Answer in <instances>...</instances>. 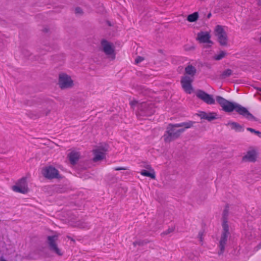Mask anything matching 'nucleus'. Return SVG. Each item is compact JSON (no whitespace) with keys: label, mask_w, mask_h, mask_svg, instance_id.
<instances>
[{"label":"nucleus","mask_w":261,"mask_h":261,"mask_svg":"<svg viewBox=\"0 0 261 261\" xmlns=\"http://www.w3.org/2000/svg\"><path fill=\"white\" fill-rule=\"evenodd\" d=\"M216 100L222 108V110L226 112H231L234 110L238 114L248 119L253 118V116L246 108L240 105L229 101L220 96H216Z\"/></svg>","instance_id":"obj_1"},{"label":"nucleus","mask_w":261,"mask_h":261,"mask_svg":"<svg viewBox=\"0 0 261 261\" xmlns=\"http://www.w3.org/2000/svg\"><path fill=\"white\" fill-rule=\"evenodd\" d=\"M177 127L175 124H169L168 125L166 131L163 136L165 142H171L179 138L180 135L185 132V129H176Z\"/></svg>","instance_id":"obj_2"},{"label":"nucleus","mask_w":261,"mask_h":261,"mask_svg":"<svg viewBox=\"0 0 261 261\" xmlns=\"http://www.w3.org/2000/svg\"><path fill=\"white\" fill-rule=\"evenodd\" d=\"M214 32L219 44L221 46H226L228 43V37L223 27L217 25L215 27Z\"/></svg>","instance_id":"obj_3"},{"label":"nucleus","mask_w":261,"mask_h":261,"mask_svg":"<svg viewBox=\"0 0 261 261\" xmlns=\"http://www.w3.org/2000/svg\"><path fill=\"white\" fill-rule=\"evenodd\" d=\"M58 84L61 89H68L73 87V81L69 75L62 73L59 75Z\"/></svg>","instance_id":"obj_4"},{"label":"nucleus","mask_w":261,"mask_h":261,"mask_svg":"<svg viewBox=\"0 0 261 261\" xmlns=\"http://www.w3.org/2000/svg\"><path fill=\"white\" fill-rule=\"evenodd\" d=\"M198 98L203 101L207 105H214L215 100L213 95H210L202 90H197L195 93Z\"/></svg>","instance_id":"obj_5"},{"label":"nucleus","mask_w":261,"mask_h":261,"mask_svg":"<svg viewBox=\"0 0 261 261\" xmlns=\"http://www.w3.org/2000/svg\"><path fill=\"white\" fill-rule=\"evenodd\" d=\"M101 44L102 47V50L105 54L111 58L112 60H114L115 54L112 44L106 40H102L101 41Z\"/></svg>","instance_id":"obj_6"},{"label":"nucleus","mask_w":261,"mask_h":261,"mask_svg":"<svg viewBox=\"0 0 261 261\" xmlns=\"http://www.w3.org/2000/svg\"><path fill=\"white\" fill-rule=\"evenodd\" d=\"M12 190L16 192L25 194L28 192V188L25 178L20 179L17 184L12 187Z\"/></svg>","instance_id":"obj_7"},{"label":"nucleus","mask_w":261,"mask_h":261,"mask_svg":"<svg viewBox=\"0 0 261 261\" xmlns=\"http://www.w3.org/2000/svg\"><path fill=\"white\" fill-rule=\"evenodd\" d=\"M193 81V78L188 76L182 77L181 80L182 87L185 91L188 94H191L193 91V89L192 86Z\"/></svg>","instance_id":"obj_8"},{"label":"nucleus","mask_w":261,"mask_h":261,"mask_svg":"<svg viewBox=\"0 0 261 261\" xmlns=\"http://www.w3.org/2000/svg\"><path fill=\"white\" fill-rule=\"evenodd\" d=\"M57 239L58 236H48L47 237L49 249L50 250L55 252L58 255H62V254L61 252L60 249L58 248L57 244H56Z\"/></svg>","instance_id":"obj_9"},{"label":"nucleus","mask_w":261,"mask_h":261,"mask_svg":"<svg viewBox=\"0 0 261 261\" xmlns=\"http://www.w3.org/2000/svg\"><path fill=\"white\" fill-rule=\"evenodd\" d=\"M42 174L47 178L52 179L58 177V171L53 167H46L43 170Z\"/></svg>","instance_id":"obj_10"},{"label":"nucleus","mask_w":261,"mask_h":261,"mask_svg":"<svg viewBox=\"0 0 261 261\" xmlns=\"http://www.w3.org/2000/svg\"><path fill=\"white\" fill-rule=\"evenodd\" d=\"M106 151L107 149L104 147H100L94 149L93 150V153L94 155V156L93 159V161L97 162L105 159Z\"/></svg>","instance_id":"obj_11"},{"label":"nucleus","mask_w":261,"mask_h":261,"mask_svg":"<svg viewBox=\"0 0 261 261\" xmlns=\"http://www.w3.org/2000/svg\"><path fill=\"white\" fill-rule=\"evenodd\" d=\"M257 152L254 149L248 150L243 157V161L245 162H254L256 161Z\"/></svg>","instance_id":"obj_12"},{"label":"nucleus","mask_w":261,"mask_h":261,"mask_svg":"<svg viewBox=\"0 0 261 261\" xmlns=\"http://www.w3.org/2000/svg\"><path fill=\"white\" fill-rule=\"evenodd\" d=\"M211 35L208 32H200L197 34V39L200 43H212Z\"/></svg>","instance_id":"obj_13"},{"label":"nucleus","mask_w":261,"mask_h":261,"mask_svg":"<svg viewBox=\"0 0 261 261\" xmlns=\"http://www.w3.org/2000/svg\"><path fill=\"white\" fill-rule=\"evenodd\" d=\"M130 105L132 107L137 106L138 108L140 109V110L144 112L145 114H148V107L146 102L139 103L138 101L133 100L130 102Z\"/></svg>","instance_id":"obj_14"},{"label":"nucleus","mask_w":261,"mask_h":261,"mask_svg":"<svg viewBox=\"0 0 261 261\" xmlns=\"http://www.w3.org/2000/svg\"><path fill=\"white\" fill-rule=\"evenodd\" d=\"M198 115L201 119H205L209 121L216 119L217 114L215 113H206L205 112H200Z\"/></svg>","instance_id":"obj_15"},{"label":"nucleus","mask_w":261,"mask_h":261,"mask_svg":"<svg viewBox=\"0 0 261 261\" xmlns=\"http://www.w3.org/2000/svg\"><path fill=\"white\" fill-rule=\"evenodd\" d=\"M80 153L75 151H72L68 154V158L72 165H74L80 159Z\"/></svg>","instance_id":"obj_16"},{"label":"nucleus","mask_w":261,"mask_h":261,"mask_svg":"<svg viewBox=\"0 0 261 261\" xmlns=\"http://www.w3.org/2000/svg\"><path fill=\"white\" fill-rule=\"evenodd\" d=\"M229 233H223L222 232L221 239L219 242V247L220 249V253L219 254L222 253L225 249V246L226 245L227 237Z\"/></svg>","instance_id":"obj_17"},{"label":"nucleus","mask_w":261,"mask_h":261,"mask_svg":"<svg viewBox=\"0 0 261 261\" xmlns=\"http://www.w3.org/2000/svg\"><path fill=\"white\" fill-rule=\"evenodd\" d=\"M140 174L144 176L149 177L151 179H154L155 178V172L153 168L149 169L148 171L142 170L140 172Z\"/></svg>","instance_id":"obj_18"},{"label":"nucleus","mask_w":261,"mask_h":261,"mask_svg":"<svg viewBox=\"0 0 261 261\" xmlns=\"http://www.w3.org/2000/svg\"><path fill=\"white\" fill-rule=\"evenodd\" d=\"M227 125L230 126L231 129H234L237 132H241L244 131L243 126L237 122H229L227 124Z\"/></svg>","instance_id":"obj_19"},{"label":"nucleus","mask_w":261,"mask_h":261,"mask_svg":"<svg viewBox=\"0 0 261 261\" xmlns=\"http://www.w3.org/2000/svg\"><path fill=\"white\" fill-rule=\"evenodd\" d=\"M185 72L187 74L190 75V77L193 78L196 72V69L192 65H189L185 68Z\"/></svg>","instance_id":"obj_20"},{"label":"nucleus","mask_w":261,"mask_h":261,"mask_svg":"<svg viewBox=\"0 0 261 261\" xmlns=\"http://www.w3.org/2000/svg\"><path fill=\"white\" fill-rule=\"evenodd\" d=\"M194 123V122L192 121H189L187 122H182L180 123H177L175 124V126L176 127H184L183 129H186V128H191L193 124Z\"/></svg>","instance_id":"obj_21"},{"label":"nucleus","mask_w":261,"mask_h":261,"mask_svg":"<svg viewBox=\"0 0 261 261\" xmlns=\"http://www.w3.org/2000/svg\"><path fill=\"white\" fill-rule=\"evenodd\" d=\"M198 13L196 12L188 16L187 20L190 22L196 21L198 18Z\"/></svg>","instance_id":"obj_22"},{"label":"nucleus","mask_w":261,"mask_h":261,"mask_svg":"<svg viewBox=\"0 0 261 261\" xmlns=\"http://www.w3.org/2000/svg\"><path fill=\"white\" fill-rule=\"evenodd\" d=\"M232 71L230 69H227L224 70L221 74L220 78L224 79L227 77L230 76L232 74Z\"/></svg>","instance_id":"obj_23"},{"label":"nucleus","mask_w":261,"mask_h":261,"mask_svg":"<svg viewBox=\"0 0 261 261\" xmlns=\"http://www.w3.org/2000/svg\"><path fill=\"white\" fill-rule=\"evenodd\" d=\"M223 232V233H229V227L227 224V221L225 218H224L222 224Z\"/></svg>","instance_id":"obj_24"},{"label":"nucleus","mask_w":261,"mask_h":261,"mask_svg":"<svg viewBox=\"0 0 261 261\" xmlns=\"http://www.w3.org/2000/svg\"><path fill=\"white\" fill-rule=\"evenodd\" d=\"M226 55V53L224 51H221L218 54L216 55L214 57V59L216 60H220L223 58Z\"/></svg>","instance_id":"obj_25"},{"label":"nucleus","mask_w":261,"mask_h":261,"mask_svg":"<svg viewBox=\"0 0 261 261\" xmlns=\"http://www.w3.org/2000/svg\"><path fill=\"white\" fill-rule=\"evenodd\" d=\"M140 166L141 167L145 168H146L147 170L152 169L151 166L149 164H148L147 163H146V162H142L140 164Z\"/></svg>","instance_id":"obj_26"},{"label":"nucleus","mask_w":261,"mask_h":261,"mask_svg":"<svg viewBox=\"0 0 261 261\" xmlns=\"http://www.w3.org/2000/svg\"><path fill=\"white\" fill-rule=\"evenodd\" d=\"M143 60H144V58L140 57V56H138L136 58V59L135 60V63L136 64H138V63L141 62L142 61H143Z\"/></svg>","instance_id":"obj_27"},{"label":"nucleus","mask_w":261,"mask_h":261,"mask_svg":"<svg viewBox=\"0 0 261 261\" xmlns=\"http://www.w3.org/2000/svg\"><path fill=\"white\" fill-rule=\"evenodd\" d=\"M114 169L115 170V171H119V170H126L128 169V168L126 167H115L114 168Z\"/></svg>","instance_id":"obj_28"},{"label":"nucleus","mask_w":261,"mask_h":261,"mask_svg":"<svg viewBox=\"0 0 261 261\" xmlns=\"http://www.w3.org/2000/svg\"><path fill=\"white\" fill-rule=\"evenodd\" d=\"M75 12L76 14H82L83 13V11L81 8L77 7L75 9Z\"/></svg>","instance_id":"obj_29"},{"label":"nucleus","mask_w":261,"mask_h":261,"mask_svg":"<svg viewBox=\"0 0 261 261\" xmlns=\"http://www.w3.org/2000/svg\"><path fill=\"white\" fill-rule=\"evenodd\" d=\"M247 130L252 133H254V134L255 133V132L256 131L254 129L250 128V127L247 128Z\"/></svg>","instance_id":"obj_30"},{"label":"nucleus","mask_w":261,"mask_h":261,"mask_svg":"<svg viewBox=\"0 0 261 261\" xmlns=\"http://www.w3.org/2000/svg\"><path fill=\"white\" fill-rule=\"evenodd\" d=\"M257 136H258L259 138H261V132L258 131V130H256L255 133Z\"/></svg>","instance_id":"obj_31"},{"label":"nucleus","mask_w":261,"mask_h":261,"mask_svg":"<svg viewBox=\"0 0 261 261\" xmlns=\"http://www.w3.org/2000/svg\"><path fill=\"white\" fill-rule=\"evenodd\" d=\"M257 5L261 7V0H258L257 1Z\"/></svg>","instance_id":"obj_32"},{"label":"nucleus","mask_w":261,"mask_h":261,"mask_svg":"<svg viewBox=\"0 0 261 261\" xmlns=\"http://www.w3.org/2000/svg\"><path fill=\"white\" fill-rule=\"evenodd\" d=\"M227 210H225L224 211V216L226 215L227 214Z\"/></svg>","instance_id":"obj_33"},{"label":"nucleus","mask_w":261,"mask_h":261,"mask_svg":"<svg viewBox=\"0 0 261 261\" xmlns=\"http://www.w3.org/2000/svg\"><path fill=\"white\" fill-rule=\"evenodd\" d=\"M138 244H139V245L140 244L138 242H135L134 243V246H136V245H138Z\"/></svg>","instance_id":"obj_34"},{"label":"nucleus","mask_w":261,"mask_h":261,"mask_svg":"<svg viewBox=\"0 0 261 261\" xmlns=\"http://www.w3.org/2000/svg\"><path fill=\"white\" fill-rule=\"evenodd\" d=\"M261 248V244H260L259 245V246H258V248L259 249V248Z\"/></svg>","instance_id":"obj_35"},{"label":"nucleus","mask_w":261,"mask_h":261,"mask_svg":"<svg viewBox=\"0 0 261 261\" xmlns=\"http://www.w3.org/2000/svg\"><path fill=\"white\" fill-rule=\"evenodd\" d=\"M170 231H169V229L168 230V233H169Z\"/></svg>","instance_id":"obj_36"},{"label":"nucleus","mask_w":261,"mask_h":261,"mask_svg":"<svg viewBox=\"0 0 261 261\" xmlns=\"http://www.w3.org/2000/svg\"><path fill=\"white\" fill-rule=\"evenodd\" d=\"M1 261H6V260H4V259H3V260H1Z\"/></svg>","instance_id":"obj_37"},{"label":"nucleus","mask_w":261,"mask_h":261,"mask_svg":"<svg viewBox=\"0 0 261 261\" xmlns=\"http://www.w3.org/2000/svg\"><path fill=\"white\" fill-rule=\"evenodd\" d=\"M259 91L261 92V88L259 89Z\"/></svg>","instance_id":"obj_38"}]
</instances>
